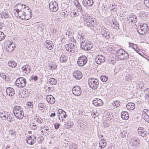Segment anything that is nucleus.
<instances>
[{
	"label": "nucleus",
	"mask_w": 149,
	"mask_h": 149,
	"mask_svg": "<svg viewBox=\"0 0 149 149\" xmlns=\"http://www.w3.org/2000/svg\"><path fill=\"white\" fill-rule=\"evenodd\" d=\"M13 112L16 117L19 119H22L24 116L22 108L20 106H15L13 109Z\"/></svg>",
	"instance_id": "nucleus-1"
},
{
	"label": "nucleus",
	"mask_w": 149,
	"mask_h": 149,
	"mask_svg": "<svg viewBox=\"0 0 149 149\" xmlns=\"http://www.w3.org/2000/svg\"><path fill=\"white\" fill-rule=\"evenodd\" d=\"M129 56L128 54L122 49L118 50L116 54V57L119 60H126Z\"/></svg>",
	"instance_id": "nucleus-2"
},
{
	"label": "nucleus",
	"mask_w": 149,
	"mask_h": 149,
	"mask_svg": "<svg viewBox=\"0 0 149 149\" xmlns=\"http://www.w3.org/2000/svg\"><path fill=\"white\" fill-rule=\"evenodd\" d=\"M88 84L91 88L95 89L98 87L99 83L98 79L92 78L88 79Z\"/></svg>",
	"instance_id": "nucleus-3"
},
{
	"label": "nucleus",
	"mask_w": 149,
	"mask_h": 149,
	"mask_svg": "<svg viewBox=\"0 0 149 149\" xmlns=\"http://www.w3.org/2000/svg\"><path fill=\"white\" fill-rule=\"evenodd\" d=\"M26 81L25 78L24 77H20L18 78L15 81V84L18 87L23 88L26 85Z\"/></svg>",
	"instance_id": "nucleus-4"
},
{
	"label": "nucleus",
	"mask_w": 149,
	"mask_h": 149,
	"mask_svg": "<svg viewBox=\"0 0 149 149\" xmlns=\"http://www.w3.org/2000/svg\"><path fill=\"white\" fill-rule=\"evenodd\" d=\"M140 30H141V31H143V32L142 33H140L139 30H137V31L139 34L142 35H144V34L146 33H147L148 31V26L145 23L143 24L141 23L140 24Z\"/></svg>",
	"instance_id": "nucleus-5"
},
{
	"label": "nucleus",
	"mask_w": 149,
	"mask_h": 149,
	"mask_svg": "<svg viewBox=\"0 0 149 149\" xmlns=\"http://www.w3.org/2000/svg\"><path fill=\"white\" fill-rule=\"evenodd\" d=\"M87 59L86 57L84 56H82L78 58L77 63L78 65L81 66H82L87 62Z\"/></svg>",
	"instance_id": "nucleus-6"
},
{
	"label": "nucleus",
	"mask_w": 149,
	"mask_h": 149,
	"mask_svg": "<svg viewBox=\"0 0 149 149\" xmlns=\"http://www.w3.org/2000/svg\"><path fill=\"white\" fill-rule=\"evenodd\" d=\"M65 48L67 51L72 53L76 50V48L74 45L71 43H69L65 46Z\"/></svg>",
	"instance_id": "nucleus-7"
},
{
	"label": "nucleus",
	"mask_w": 149,
	"mask_h": 149,
	"mask_svg": "<svg viewBox=\"0 0 149 149\" xmlns=\"http://www.w3.org/2000/svg\"><path fill=\"white\" fill-rule=\"evenodd\" d=\"M72 91L74 95L77 96L80 95L81 93V88L78 86H74L72 88Z\"/></svg>",
	"instance_id": "nucleus-8"
},
{
	"label": "nucleus",
	"mask_w": 149,
	"mask_h": 149,
	"mask_svg": "<svg viewBox=\"0 0 149 149\" xmlns=\"http://www.w3.org/2000/svg\"><path fill=\"white\" fill-rule=\"evenodd\" d=\"M49 8L52 12H56L58 9V4L55 1L51 2L49 4Z\"/></svg>",
	"instance_id": "nucleus-9"
},
{
	"label": "nucleus",
	"mask_w": 149,
	"mask_h": 149,
	"mask_svg": "<svg viewBox=\"0 0 149 149\" xmlns=\"http://www.w3.org/2000/svg\"><path fill=\"white\" fill-rule=\"evenodd\" d=\"M36 136H30L26 138V142L28 144L32 145L36 142Z\"/></svg>",
	"instance_id": "nucleus-10"
},
{
	"label": "nucleus",
	"mask_w": 149,
	"mask_h": 149,
	"mask_svg": "<svg viewBox=\"0 0 149 149\" xmlns=\"http://www.w3.org/2000/svg\"><path fill=\"white\" fill-rule=\"evenodd\" d=\"M138 132L140 135L143 137L146 136L148 135L147 132L146 131L145 129L142 127L138 128Z\"/></svg>",
	"instance_id": "nucleus-11"
},
{
	"label": "nucleus",
	"mask_w": 149,
	"mask_h": 149,
	"mask_svg": "<svg viewBox=\"0 0 149 149\" xmlns=\"http://www.w3.org/2000/svg\"><path fill=\"white\" fill-rule=\"evenodd\" d=\"M105 57L102 55H98L96 56L95 60L96 63L98 64H100L105 61Z\"/></svg>",
	"instance_id": "nucleus-12"
},
{
	"label": "nucleus",
	"mask_w": 149,
	"mask_h": 149,
	"mask_svg": "<svg viewBox=\"0 0 149 149\" xmlns=\"http://www.w3.org/2000/svg\"><path fill=\"white\" fill-rule=\"evenodd\" d=\"M59 58L58 60L61 63H65L67 62L68 58L67 56L63 54L59 55Z\"/></svg>",
	"instance_id": "nucleus-13"
},
{
	"label": "nucleus",
	"mask_w": 149,
	"mask_h": 149,
	"mask_svg": "<svg viewBox=\"0 0 149 149\" xmlns=\"http://www.w3.org/2000/svg\"><path fill=\"white\" fill-rule=\"evenodd\" d=\"M93 104L95 106H100L103 104L101 100L98 98H95L92 101Z\"/></svg>",
	"instance_id": "nucleus-14"
},
{
	"label": "nucleus",
	"mask_w": 149,
	"mask_h": 149,
	"mask_svg": "<svg viewBox=\"0 0 149 149\" xmlns=\"http://www.w3.org/2000/svg\"><path fill=\"white\" fill-rule=\"evenodd\" d=\"M45 45L47 49L51 50L53 48L54 45L52 41L47 40L45 42Z\"/></svg>",
	"instance_id": "nucleus-15"
},
{
	"label": "nucleus",
	"mask_w": 149,
	"mask_h": 149,
	"mask_svg": "<svg viewBox=\"0 0 149 149\" xmlns=\"http://www.w3.org/2000/svg\"><path fill=\"white\" fill-rule=\"evenodd\" d=\"M73 76L77 79H81L82 77V74L81 72L78 70L74 72Z\"/></svg>",
	"instance_id": "nucleus-16"
},
{
	"label": "nucleus",
	"mask_w": 149,
	"mask_h": 149,
	"mask_svg": "<svg viewBox=\"0 0 149 149\" xmlns=\"http://www.w3.org/2000/svg\"><path fill=\"white\" fill-rule=\"evenodd\" d=\"M46 99L47 101L51 104H53L55 101L54 97L51 95H47Z\"/></svg>",
	"instance_id": "nucleus-17"
},
{
	"label": "nucleus",
	"mask_w": 149,
	"mask_h": 149,
	"mask_svg": "<svg viewBox=\"0 0 149 149\" xmlns=\"http://www.w3.org/2000/svg\"><path fill=\"white\" fill-rule=\"evenodd\" d=\"M82 3L84 6H90L93 4V0H84Z\"/></svg>",
	"instance_id": "nucleus-18"
},
{
	"label": "nucleus",
	"mask_w": 149,
	"mask_h": 149,
	"mask_svg": "<svg viewBox=\"0 0 149 149\" xmlns=\"http://www.w3.org/2000/svg\"><path fill=\"white\" fill-rule=\"evenodd\" d=\"M14 91L13 89L11 87L8 88L6 90L7 94L10 96H13L15 94Z\"/></svg>",
	"instance_id": "nucleus-19"
},
{
	"label": "nucleus",
	"mask_w": 149,
	"mask_h": 149,
	"mask_svg": "<svg viewBox=\"0 0 149 149\" xmlns=\"http://www.w3.org/2000/svg\"><path fill=\"white\" fill-rule=\"evenodd\" d=\"M119 24L116 20L114 19L112 20L111 24V26L115 29L117 30L119 29Z\"/></svg>",
	"instance_id": "nucleus-20"
},
{
	"label": "nucleus",
	"mask_w": 149,
	"mask_h": 149,
	"mask_svg": "<svg viewBox=\"0 0 149 149\" xmlns=\"http://www.w3.org/2000/svg\"><path fill=\"white\" fill-rule=\"evenodd\" d=\"M130 142V145L132 146L135 147L138 144L137 139L135 138H131Z\"/></svg>",
	"instance_id": "nucleus-21"
},
{
	"label": "nucleus",
	"mask_w": 149,
	"mask_h": 149,
	"mask_svg": "<svg viewBox=\"0 0 149 149\" xmlns=\"http://www.w3.org/2000/svg\"><path fill=\"white\" fill-rule=\"evenodd\" d=\"M128 20L132 23H135L137 21V17L134 15H130Z\"/></svg>",
	"instance_id": "nucleus-22"
},
{
	"label": "nucleus",
	"mask_w": 149,
	"mask_h": 149,
	"mask_svg": "<svg viewBox=\"0 0 149 149\" xmlns=\"http://www.w3.org/2000/svg\"><path fill=\"white\" fill-rule=\"evenodd\" d=\"M108 29L105 28L103 29V31H102V36L106 39H107L110 38V35L109 34H108L107 32L108 31Z\"/></svg>",
	"instance_id": "nucleus-23"
},
{
	"label": "nucleus",
	"mask_w": 149,
	"mask_h": 149,
	"mask_svg": "<svg viewBox=\"0 0 149 149\" xmlns=\"http://www.w3.org/2000/svg\"><path fill=\"white\" fill-rule=\"evenodd\" d=\"M84 21L86 22V25H89L90 23L94 21L93 18H90L89 16H86L84 17Z\"/></svg>",
	"instance_id": "nucleus-24"
},
{
	"label": "nucleus",
	"mask_w": 149,
	"mask_h": 149,
	"mask_svg": "<svg viewBox=\"0 0 149 149\" xmlns=\"http://www.w3.org/2000/svg\"><path fill=\"white\" fill-rule=\"evenodd\" d=\"M29 12L30 15L28 18L26 17V13L25 12L22 13V15H20L19 16L22 19H25L26 20H28L31 18V12H30V11H29Z\"/></svg>",
	"instance_id": "nucleus-25"
},
{
	"label": "nucleus",
	"mask_w": 149,
	"mask_h": 149,
	"mask_svg": "<svg viewBox=\"0 0 149 149\" xmlns=\"http://www.w3.org/2000/svg\"><path fill=\"white\" fill-rule=\"evenodd\" d=\"M127 108L129 110H133L135 108V104L134 103L130 102L126 105Z\"/></svg>",
	"instance_id": "nucleus-26"
},
{
	"label": "nucleus",
	"mask_w": 149,
	"mask_h": 149,
	"mask_svg": "<svg viewBox=\"0 0 149 149\" xmlns=\"http://www.w3.org/2000/svg\"><path fill=\"white\" fill-rule=\"evenodd\" d=\"M121 117L123 119H128L129 118V114L128 112L125 111L122 112L121 114Z\"/></svg>",
	"instance_id": "nucleus-27"
},
{
	"label": "nucleus",
	"mask_w": 149,
	"mask_h": 149,
	"mask_svg": "<svg viewBox=\"0 0 149 149\" xmlns=\"http://www.w3.org/2000/svg\"><path fill=\"white\" fill-rule=\"evenodd\" d=\"M15 47V46H13V43H11L9 45L6 46V50L9 52H11L14 49Z\"/></svg>",
	"instance_id": "nucleus-28"
},
{
	"label": "nucleus",
	"mask_w": 149,
	"mask_h": 149,
	"mask_svg": "<svg viewBox=\"0 0 149 149\" xmlns=\"http://www.w3.org/2000/svg\"><path fill=\"white\" fill-rule=\"evenodd\" d=\"M70 15L71 17H74L78 16L79 15V14L77 10L74 9L71 11Z\"/></svg>",
	"instance_id": "nucleus-29"
},
{
	"label": "nucleus",
	"mask_w": 149,
	"mask_h": 149,
	"mask_svg": "<svg viewBox=\"0 0 149 149\" xmlns=\"http://www.w3.org/2000/svg\"><path fill=\"white\" fill-rule=\"evenodd\" d=\"M8 64L9 66L12 68H15L17 65V63L13 60L9 61L8 62Z\"/></svg>",
	"instance_id": "nucleus-30"
},
{
	"label": "nucleus",
	"mask_w": 149,
	"mask_h": 149,
	"mask_svg": "<svg viewBox=\"0 0 149 149\" xmlns=\"http://www.w3.org/2000/svg\"><path fill=\"white\" fill-rule=\"evenodd\" d=\"M143 117L144 118L146 117H148V116H149V110L147 109H144L143 111L142 114Z\"/></svg>",
	"instance_id": "nucleus-31"
},
{
	"label": "nucleus",
	"mask_w": 149,
	"mask_h": 149,
	"mask_svg": "<svg viewBox=\"0 0 149 149\" xmlns=\"http://www.w3.org/2000/svg\"><path fill=\"white\" fill-rule=\"evenodd\" d=\"M86 42L82 40L81 42V47L82 49H84L85 50H87V47H86Z\"/></svg>",
	"instance_id": "nucleus-32"
},
{
	"label": "nucleus",
	"mask_w": 149,
	"mask_h": 149,
	"mask_svg": "<svg viewBox=\"0 0 149 149\" xmlns=\"http://www.w3.org/2000/svg\"><path fill=\"white\" fill-rule=\"evenodd\" d=\"M49 84L52 85H55L57 83L56 80L54 78H51L49 80Z\"/></svg>",
	"instance_id": "nucleus-33"
},
{
	"label": "nucleus",
	"mask_w": 149,
	"mask_h": 149,
	"mask_svg": "<svg viewBox=\"0 0 149 149\" xmlns=\"http://www.w3.org/2000/svg\"><path fill=\"white\" fill-rule=\"evenodd\" d=\"M8 17V14L6 12H3L0 14V17L1 18L6 19Z\"/></svg>",
	"instance_id": "nucleus-34"
},
{
	"label": "nucleus",
	"mask_w": 149,
	"mask_h": 149,
	"mask_svg": "<svg viewBox=\"0 0 149 149\" xmlns=\"http://www.w3.org/2000/svg\"><path fill=\"white\" fill-rule=\"evenodd\" d=\"M129 134L127 133L126 132L125 130L121 132L120 136L123 138H125L126 136L127 137L128 135Z\"/></svg>",
	"instance_id": "nucleus-35"
},
{
	"label": "nucleus",
	"mask_w": 149,
	"mask_h": 149,
	"mask_svg": "<svg viewBox=\"0 0 149 149\" xmlns=\"http://www.w3.org/2000/svg\"><path fill=\"white\" fill-rule=\"evenodd\" d=\"M93 47V45L90 41L86 42V47H87V50H90Z\"/></svg>",
	"instance_id": "nucleus-36"
},
{
	"label": "nucleus",
	"mask_w": 149,
	"mask_h": 149,
	"mask_svg": "<svg viewBox=\"0 0 149 149\" xmlns=\"http://www.w3.org/2000/svg\"><path fill=\"white\" fill-rule=\"evenodd\" d=\"M106 142H103L101 141L100 142L99 146L100 148H103L106 146Z\"/></svg>",
	"instance_id": "nucleus-37"
},
{
	"label": "nucleus",
	"mask_w": 149,
	"mask_h": 149,
	"mask_svg": "<svg viewBox=\"0 0 149 149\" xmlns=\"http://www.w3.org/2000/svg\"><path fill=\"white\" fill-rule=\"evenodd\" d=\"M38 107L39 110H43L45 108V107L43 103H40L38 104Z\"/></svg>",
	"instance_id": "nucleus-38"
},
{
	"label": "nucleus",
	"mask_w": 149,
	"mask_h": 149,
	"mask_svg": "<svg viewBox=\"0 0 149 149\" xmlns=\"http://www.w3.org/2000/svg\"><path fill=\"white\" fill-rule=\"evenodd\" d=\"M117 7L116 5L115 4L113 5L112 4L110 6V8H111V10H113V12H116L117 10V8H116Z\"/></svg>",
	"instance_id": "nucleus-39"
},
{
	"label": "nucleus",
	"mask_w": 149,
	"mask_h": 149,
	"mask_svg": "<svg viewBox=\"0 0 149 149\" xmlns=\"http://www.w3.org/2000/svg\"><path fill=\"white\" fill-rule=\"evenodd\" d=\"M100 79L103 82H106L108 79V77L105 75H102L100 76Z\"/></svg>",
	"instance_id": "nucleus-40"
},
{
	"label": "nucleus",
	"mask_w": 149,
	"mask_h": 149,
	"mask_svg": "<svg viewBox=\"0 0 149 149\" xmlns=\"http://www.w3.org/2000/svg\"><path fill=\"white\" fill-rule=\"evenodd\" d=\"M17 6H21L22 7V8H23L24 9L26 8L28 10H29V7L27 6H26L23 5V4H22L21 5V3H19L18 4H17L15 5L14 6V8H17Z\"/></svg>",
	"instance_id": "nucleus-41"
},
{
	"label": "nucleus",
	"mask_w": 149,
	"mask_h": 149,
	"mask_svg": "<svg viewBox=\"0 0 149 149\" xmlns=\"http://www.w3.org/2000/svg\"><path fill=\"white\" fill-rule=\"evenodd\" d=\"M60 116H61L62 118L64 117L65 118L67 117V115L66 114V113L64 111L61 110V113Z\"/></svg>",
	"instance_id": "nucleus-42"
},
{
	"label": "nucleus",
	"mask_w": 149,
	"mask_h": 149,
	"mask_svg": "<svg viewBox=\"0 0 149 149\" xmlns=\"http://www.w3.org/2000/svg\"><path fill=\"white\" fill-rule=\"evenodd\" d=\"M120 102L119 101H116L113 102L112 104L117 107L120 106Z\"/></svg>",
	"instance_id": "nucleus-43"
},
{
	"label": "nucleus",
	"mask_w": 149,
	"mask_h": 149,
	"mask_svg": "<svg viewBox=\"0 0 149 149\" xmlns=\"http://www.w3.org/2000/svg\"><path fill=\"white\" fill-rule=\"evenodd\" d=\"M7 112L6 111L1 110L0 111V116L1 118H3V116H5V114H6Z\"/></svg>",
	"instance_id": "nucleus-44"
},
{
	"label": "nucleus",
	"mask_w": 149,
	"mask_h": 149,
	"mask_svg": "<svg viewBox=\"0 0 149 149\" xmlns=\"http://www.w3.org/2000/svg\"><path fill=\"white\" fill-rule=\"evenodd\" d=\"M10 133L12 138L14 139L16 138L17 135L16 132L12 131L10 132Z\"/></svg>",
	"instance_id": "nucleus-45"
},
{
	"label": "nucleus",
	"mask_w": 149,
	"mask_h": 149,
	"mask_svg": "<svg viewBox=\"0 0 149 149\" xmlns=\"http://www.w3.org/2000/svg\"><path fill=\"white\" fill-rule=\"evenodd\" d=\"M61 13L62 15L65 17H66L68 16V12L65 10L62 11Z\"/></svg>",
	"instance_id": "nucleus-46"
},
{
	"label": "nucleus",
	"mask_w": 149,
	"mask_h": 149,
	"mask_svg": "<svg viewBox=\"0 0 149 149\" xmlns=\"http://www.w3.org/2000/svg\"><path fill=\"white\" fill-rule=\"evenodd\" d=\"M34 119L35 120H36L37 122L40 124L41 123H42V121H43V120L41 119L39 117H37V116L34 118Z\"/></svg>",
	"instance_id": "nucleus-47"
},
{
	"label": "nucleus",
	"mask_w": 149,
	"mask_h": 149,
	"mask_svg": "<svg viewBox=\"0 0 149 149\" xmlns=\"http://www.w3.org/2000/svg\"><path fill=\"white\" fill-rule=\"evenodd\" d=\"M24 97H27L30 94V92L28 89H26L25 90H24Z\"/></svg>",
	"instance_id": "nucleus-48"
},
{
	"label": "nucleus",
	"mask_w": 149,
	"mask_h": 149,
	"mask_svg": "<svg viewBox=\"0 0 149 149\" xmlns=\"http://www.w3.org/2000/svg\"><path fill=\"white\" fill-rule=\"evenodd\" d=\"M50 69L51 70H54L56 68L57 65L55 64H53L52 65H50L49 66Z\"/></svg>",
	"instance_id": "nucleus-49"
},
{
	"label": "nucleus",
	"mask_w": 149,
	"mask_h": 149,
	"mask_svg": "<svg viewBox=\"0 0 149 149\" xmlns=\"http://www.w3.org/2000/svg\"><path fill=\"white\" fill-rule=\"evenodd\" d=\"M125 79L128 81H130L132 79V77L130 74H127L125 77Z\"/></svg>",
	"instance_id": "nucleus-50"
},
{
	"label": "nucleus",
	"mask_w": 149,
	"mask_h": 149,
	"mask_svg": "<svg viewBox=\"0 0 149 149\" xmlns=\"http://www.w3.org/2000/svg\"><path fill=\"white\" fill-rule=\"evenodd\" d=\"M5 36L3 32L0 31V41L4 39L5 38Z\"/></svg>",
	"instance_id": "nucleus-51"
},
{
	"label": "nucleus",
	"mask_w": 149,
	"mask_h": 149,
	"mask_svg": "<svg viewBox=\"0 0 149 149\" xmlns=\"http://www.w3.org/2000/svg\"><path fill=\"white\" fill-rule=\"evenodd\" d=\"M19 10L17 8L15 9L14 10V13L15 15L16 16L19 17Z\"/></svg>",
	"instance_id": "nucleus-52"
},
{
	"label": "nucleus",
	"mask_w": 149,
	"mask_h": 149,
	"mask_svg": "<svg viewBox=\"0 0 149 149\" xmlns=\"http://www.w3.org/2000/svg\"><path fill=\"white\" fill-rule=\"evenodd\" d=\"M95 25H96V24H95L94 21H93L91 22H90L89 24V25H87V26L89 27H95Z\"/></svg>",
	"instance_id": "nucleus-53"
},
{
	"label": "nucleus",
	"mask_w": 149,
	"mask_h": 149,
	"mask_svg": "<svg viewBox=\"0 0 149 149\" xmlns=\"http://www.w3.org/2000/svg\"><path fill=\"white\" fill-rule=\"evenodd\" d=\"M144 96L146 99L149 100V90L146 93Z\"/></svg>",
	"instance_id": "nucleus-54"
},
{
	"label": "nucleus",
	"mask_w": 149,
	"mask_h": 149,
	"mask_svg": "<svg viewBox=\"0 0 149 149\" xmlns=\"http://www.w3.org/2000/svg\"><path fill=\"white\" fill-rule=\"evenodd\" d=\"M144 3L146 6L149 8V0H144Z\"/></svg>",
	"instance_id": "nucleus-55"
},
{
	"label": "nucleus",
	"mask_w": 149,
	"mask_h": 149,
	"mask_svg": "<svg viewBox=\"0 0 149 149\" xmlns=\"http://www.w3.org/2000/svg\"><path fill=\"white\" fill-rule=\"evenodd\" d=\"M64 33L66 36L67 35L68 36H70L71 34L72 33V32L71 33L69 30H65Z\"/></svg>",
	"instance_id": "nucleus-56"
},
{
	"label": "nucleus",
	"mask_w": 149,
	"mask_h": 149,
	"mask_svg": "<svg viewBox=\"0 0 149 149\" xmlns=\"http://www.w3.org/2000/svg\"><path fill=\"white\" fill-rule=\"evenodd\" d=\"M29 68V65H26L22 67V69H23V71H25L26 70H27V69Z\"/></svg>",
	"instance_id": "nucleus-57"
},
{
	"label": "nucleus",
	"mask_w": 149,
	"mask_h": 149,
	"mask_svg": "<svg viewBox=\"0 0 149 149\" xmlns=\"http://www.w3.org/2000/svg\"><path fill=\"white\" fill-rule=\"evenodd\" d=\"M44 138L43 136H40L38 138V142L39 143L41 142L43 140Z\"/></svg>",
	"instance_id": "nucleus-58"
},
{
	"label": "nucleus",
	"mask_w": 149,
	"mask_h": 149,
	"mask_svg": "<svg viewBox=\"0 0 149 149\" xmlns=\"http://www.w3.org/2000/svg\"><path fill=\"white\" fill-rule=\"evenodd\" d=\"M70 148L76 149L77 148V145L75 143H73L71 146H70Z\"/></svg>",
	"instance_id": "nucleus-59"
},
{
	"label": "nucleus",
	"mask_w": 149,
	"mask_h": 149,
	"mask_svg": "<svg viewBox=\"0 0 149 149\" xmlns=\"http://www.w3.org/2000/svg\"><path fill=\"white\" fill-rule=\"evenodd\" d=\"M31 126V128L34 130L36 129L37 127V126L35 123H33L32 126L30 125Z\"/></svg>",
	"instance_id": "nucleus-60"
},
{
	"label": "nucleus",
	"mask_w": 149,
	"mask_h": 149,
	"mask_svg": "<svg viewBox=\"0 0 149 149\" xmlns=\"http://www.w3.org/2000/svg\"><path fill=\"white\" fill-rule=\"evenodd\" d=\"M27 105L28 107L32 108H33V105L30 102H28L27 103Z\"/></svg>",
	"instance_id": "nucleus-61"
},
{
	"label": "nucleus",
	"mask_w": 149,
	"mask_h": 149,
	"mask_svg": "<svg viewBox=\"0 0 149 149\" xmlns=\"http://www.w3.org/2000/svg\"><path fill=\"white\" fill-rule=\"evenodd\" d=\"M6 119H8V121L10 122H12L14 120L13 119V118L11 117L10 118V117H9V118H8V116H7V117L6 118Z\"/></svg>",
	"instance_id": "nucleus-62"
},
{
	"label": "nucleus",
	"mask_w": 149,
	"mask_h": 149,
	"mask_svg": "<svg viewBox=\"0 0 149 149\" xmlns=\"http://www.w3.org/2000/svg\"><path fill=\"white\" fill-rule=\"evenodd\" d=\"M60 125L57 123L54 124V127L55 129H57L58 128Z\"/></svg>",
	"instance_id": "nucleus-63"
},
{
	"label": "nucleus",
	"mask_w": 149,
	"mask_h": 149,
	"mask_svg": "<svg viewBox=\"0 0 149 149\" xmlns=\"http://www.w3.org/2000/svg\"><path fill=\"white\" fill-rule=\"evenodd\" d=\"M0 76L3 79H6V76L4 74V73H2V74H0Z\"/></svg>",
	"instance_id": "nucleus-64"
}]
</instances>
